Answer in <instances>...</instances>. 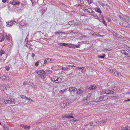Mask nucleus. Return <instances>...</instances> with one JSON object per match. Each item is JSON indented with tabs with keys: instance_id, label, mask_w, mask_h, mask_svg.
Returning <instances> with one entry per match:
<instances>
[{
	"instance_id": "nucleus-17",
	"label": "nucleus",
	"mask_w": 130,
	"mask_h": 130,
	"mask_svg": "<svg viewBox=\"0 0 130 130\" xmlns=\"http://www.w3.org/2000/svg\"><path fill=\"white\" fill-rule=\"evenodd\" d=\"M4 130H9V127L6 125H4L3 126Z\"/></svg>"
},
{
	"instance_id": "nucleus-29",
	"label": "nucleus",
	"mask_w": 130,
	"mask_h": 130,
	"mask_svg": "<svg viewBox=\"0 0 130 130\" xmlns=\"http://www.w3.org/2000/svg\"><path fill=\"white\" fill-rule=\"evenodd\" d=\"M94 104V103L93 102L91 101L89 102V103H88L87 104H88L89 105H93Z\"/></svg>"
},
{
	"instance_id": "nucleus-38",
	"label": "nucleus",
	"mask_w": 130,
	"mask_h": 130,
	"mask_svg": "<svg viewBox=\"0 0 130 130\" xmlns=\"http://www.w3.org/2000/svg\"><path fill=\"white\" fill-rule=\"evenodd\" d=\"M118 72H117L115 71V72H114V74L116 76H118Z\"/></svg>"
},
{
	"instance_id": "nucleus-5",
	"label": "nucleus",
	"mask_w": 130,
	"mask_h": 130,
	"mask_svg": "<svg viewBox=\"0 0 130 130\" xmlns=\"http://www.w3.org/2000/svg\"><path fill=\"white\" fill-rule=\"evenodd\" d=\"M0 79L3 80L4 81H5L6 80H8L9 79V78L8 77H6L5 75L3 74H0Z\"/></svg>"
},
{
	"instance_id": "nucleus-45",
	"label": "nucleus",
	"mask_w": 130,
	"mask_h": 130,
	"mask_svg": "<svg viewBox=\"0 0 130 130\" xmlns=\"http://www.w3.org/2000/svg\"><path fill=\"white\" fill-rule=\"evenodd\" d=\"M126 48L128 50L130 51V47H129L128 46H126Z\"/></svg>"
},
{
	"instance_id": "nucleus-57",
	"label": "nucleus",
	"mask_w": 130,
	"mask_h": 130,
	"mask_svg": "<svg viewBox=\"0 0 130 130\" xmlns=\"http://www.w3.org/2000/svg\"><path fill=\"white\" fill-rule=\"evenodd\" d=\"M122 130H128V129L127 128L125 127L123 128Z\"/></svg>"
},
{
	"instance_id": "nucleus-28",
	"label": "nucleus",
	"mask_w": 130,
	"mask_h": 130,
	"mask_svg": "<svg viewBox=\"0 0 130 130\" xmlns=\"http://www.w3.org/2000/svg\"><path fill=\"white\" fill-rule=\"evenodd\" d=\"M74 24V25H75V26L81 25H82L81 23H79V22H76V23H75Z\"/></svg>"
},
{
	"instance_id": "nucleus-39",
	"label": "nucleus",
	"mask_w": 130,
	"mask_h": 130,
	"mask_svg": "<svg viewBox=\"0 0 130 130\" xmlns=\"http://www.w3.org/2000/svg\"><path fill=\"white\" fill-rule=\"evenodd\" d=\"M61 69L63 70H68V68L62 67L61 68Z\"/></svg>"
},
{
	"instance_id": "nucleus-63",
	"label": "nucleus",
	"mask_w": 130,
	"mask_h": 130,
	"mask_svg": "<svg viewBox=\"0 0 130 130\" xmlns=\"http://www.w3.org/2000/svg\"><path fill=\"white\" fill-rule=\"evenodd\" d=\"M9 86L8 85H6V86L5 87V89L6 90L7 89V87H8Z\"/></svg>"
},
{
	"instance_id": "nucleus-15",
	"label": "nucleus",
	"mask_w": 130,
	"mask_h": 130,
	"mask_svg": "<svg viewBox=\"0 0 130 130\" xmlns=\"http://www.w3.org/2000/svg\"><path fill=\"white\" fill-rule=\"evenodd\" d=\"M96 86L94 85H91L89 87V89L90 90H93L95 89L96 88Z\"/></svg>"
},
{
	"instance_id": "nucleus-52",
	"label": "nucleus",
	"mask_w": 130,
	"mask_h": 130,
	"mask_svg": "<svg viewBox=\"0 0 130 130\" xmlns=\"http://www.w3.org/2000/svg\"><path fill=\"white\" fill-rule=\"evenodd\" d=\"M52 71H48L47 72V73L48 74H51L52 72Z\"/></svg>"
},
{
	"instance_id": "nucleus-36",
	"label": "nucleus",
	"mask_w": 130,
	"mask_h": 130,
	"mask_svg": "<svg viewBox=\"0 0 130 130\" xmlns=\"http://www.w3.org/2000/svg\"><path fill=\"white\" fill-rule=\"evenodd\" d=\"M48 63L47 61V59H45V61H44V64H47Z\"/></svg>"
},
{
	"instance_id": "nucleus-16",
	"label": "nucleus",
	"mask_w": 130,
	"mask_h": 130,
	"mask_svg": "<svg viewBox=\"0 0 130 130\" xmlns=\"http://www.w3.org/2000/svg\"><path fill=\"white\" fill-rule=\"evenodd\" d=\"M74 23V20H73L72 21H71L69 22L68 23V24L69 25H73Z\"/></svg>"
},
{
	"instance_id": "nucleus-37",
	"label": "nucleus",
	"mask_w": 130,
	"mask_h": 130,
	"mask_svg": "<svg viewBox=\"0 0 130 130\" xmlns=\"http://www.w3.org/2000/svg\"><path fill=\"white\" fill-rule=\"evenodd\" d=\"M85 68L83 67H77V68H78L79 69H81V70H83Z\"/></svg>"
},
{
	"instance_id": "nucleus-12",
	"label": "nucleus",
	"mask_w": 130,
	"mask_h": 130,
	"mask_svg": "<svg viewBox=\"0 0 130 130\" xmlns=\"http://www.w3.org/2000/svg\"><path fill=\"white\" fill-rule=\"evenodd\" d=\"M91 94L90 93H88L86 96V97H84V100L87 101L89 100L91 98Z\"/></svg>"
},
{
	"instance_id": "nucleus-1",
	"label": "nucleus",
	"mask_w": 130,
	"mask_h": 130,
	"mask_svg": "<svg viewBox=\"0 0 130 130\" xmlns=\"http://www.w3.org/2000/svg\"><path fill=\"white\" fill-rule=\"evenodd\" d=\"M1 102L3 103L9 104L14 103L15 104V100L14 99L12 98H6V99H1Z\"/></svg>"
},
{
	"instance_id": "nucleus-8",
	"label": "nucleus",
	"mask_w": 130,
	"mask_h": 130,
	"mask_svg": "<svg viewBox=\"0 0 130 130\" xmlns=\"http://www.w3.org/2000/svg\"><path fill=\"white\" fill-rule=\"evenodd\" d=\"M105 94H115V92L109 90H106L104 92Z\"/></svg>"
},
{
	"instance_id": "nucleus-61",
	"label": "nucleus",
	"mask_w": 130,
	"mask_h": 130,
	"mask_svg": "<svg viewBox=\"0 0 130 130\" xmlns=\"http://www.w3.org/2000/svg\"><path fill=\"white\" fill-rule=\"evenodd\" d=\"M80 2L82 4H83L84 3V2L83 0H80Z\"/></svg>"
},
{
	"instance_id": "nucleus-53",
	"label": "nucleus",
	"mask_w": 130,
	"mask_h": 130,
	"mask_svg": "<svg viewBox=\"0 0 130 130\" xmlns=\"http://www.w3.org/2000/svg\"><path fill=\"white\" fill-rule=\"evenodd\" d=\"M66 90V89L62 90L60 91V92H64V91Z\"/></svg>"
},
{
	"instance_id": "nucleus-13",
	"label": "nucleus",
	"mask_w": 130,
	"mask_h": 130,
	"mask_svg": "<svg viewBox=\"0 0 130 130\" xmlns=\"http://www.w3.org/2000/svg\"><path fill=\"white\" fill-rule=\"evenodd\" d=\"M89 125H90V128H91V126H93V127H96V122H94V123L92 122H90V123H89ZM91 128H92V127H91Z\"/></svg>"
},
{
	"instance_id": "nucleus-22",
	"label": "nucleus",
	"mask_w": 130,
	"mask_h": 130,
	"mask_svg": "<svg viewBox=\"0 0 130 130\" xmlns=\"http://www.w3.org/2000/svg\"><path fill=\"white\" fill-rule=\"evenodd\" d=\"M105 56V54H104L102 56H100V55H98V57L99 58H104Z\"/></svg>"
},
{
	"instance_id": "nucleus-3",
	"label": "nucleus",
	"mask_w": 130,
	"mask_h": 130,
	"mask_svg": "<svg viewBox=\"0 0 130 130\" xmlns=\"http://www.w3.org/2000/svg\"><path fill=\"white\" fill-rule=\"evenodd\" d=\"M129 22V20L123 19V21L121 22L120 24L123 26L130 27V25L128 23Z\"/></svg>"
},
{
	"instance_id": "nucleus-62",
	"label": "nucleus",
	"mask_w": 130,
	"mask_h": 130,
	"mask_svg": "<svg viewBox=\"0 0 130 130\" xmlns=\"http://www.w3.org/2000/svg\"><path fill=\"white\" fill-rule=\"evenodd\" d=\"M29 100L30 101H31L32 102H34V101L33 100H32L31 99L29 98L28 100Z\"/></svg>"
},
{
	"instance_id": "nucleus-49",
	"label": "nucleus",
	"mask_w": 130,
	"mask_h": 130,
	"mask_svg": "<svg viewBox=\"0 0 130 130\" xmlns=\"http://www.w3.org/2000/svg\"><path fill=\"white\" fill-rule=\"evenodd\" d=\"M73 33L74 34L77 33L78 32V31L77 30H73Z\"/></svg>"
},
{
	"instance_id": "nucleus-11",
	"label": "nucleus",
	"mask_w": 130,
	"mask_h": 130,
	"mask_svg": "<svg viewBox=\"0 0 130 130\" xmlns=\"http://www.w3.org/2000/svg\"><path fill=\"white\" fill-rule=\"evenodd\" d=\"M69 90L70 92H74L77 90V89L73 87H71L69 88Z\"/></svg>"
},
{
	"instance_id": "nucleus-55",
	"label": "nucleus",
	"mask_w": 130,
	"mask_h": 130,
	"mask_svg": "<svg viewBox=\"0 0 130 130\" xmlns=\"http://www.w3.org/2000/svg\"><path fill=\"white\" fill-rule=\"evenodd\" d=\"M5 68L6 70H9V67L7 66L5 67Z\"/></svg>"
},
{
	"instance_id": "nucleus-18",
	"label": "nucleus",
	"mask_w": 130,
	"mask_h": 130,
	"mask_svg": "<svg viewBox=\"0 0 130 130\" xmlns=\"http://www.w3.org/2000/svg\"><path fill=\"white\" fill-rule=\"evenodd\" d=\"M68 64L67 65V66L68 67H75V66L73 65L72 64L70 63H67Z\"/></svg>"
},
{
	"instance_id": "nucleus-31",
	"label": "nucleus",
	"mask_w": 130,
	"mask_h": 130,
	"mask_svg": "<svg viewBox=\"0 0 130 130\" xmlns=\"http://www.w3.org/2000/svg\"><path fill=\"white\" fill-rule=\"evenodd\" d=\"M102 22L104 25H105L106 26H107V24L106 23V22L104 21L103 19Z\"/></svg>"
},
{
	"instance_id": "nucleus-9",
	"label": "nucleus",
	"mask_w": 130,
	"mask_h": 130,
	"mask_svg": "<svg viewBox=\"0 0 130 130\" xmlns=\"http://www.w3.org/2000/svg\"><path fill=\"white\" fill-rule=\"evenodd\" d=\"M16 22L13 20L10 21L9 22H6L7 25L8 26H12L13 24H14Z\"/></svg>"
},
{
	"instance_id": "nucleus-25",
	"label": "nucleus",
	"mask_w": 130,
	"mask_h": 130,
	"mask_svg": "<svg viewBox=\"0 0 130 130\" xmlns=\"http://www.w3.org/2000/svg\"><path fill=\"white\" fill-rule=\"evenodd\" d=\"M103 96L104 100H105L108 98V96L106 95H104Z\"/></svg>"
},
{
	"instance_id": "nucleus-2",
	"label": "nucleus",
	"mask_w": 130,
	"mask_h": 130,
	"mask_svg": "<svg viewBox=\"0 0 130 130\" xmlns=\"http://www.w3.org/2000/svg\"><path fill=\"white\" fill-rule=\"evenodd\" d=\"M11 36L9 34H6L5 35H3L0 34V42H2L5 39H6L9 41L11 39Z\"/></svg>"
},
{
	"instance_id": "nucleus-43",
	"label": "nucleus",
	"mask_w": 130,
	"mask_h": 130,
	"mask_svg": "<svg viewBox=\"0 0 130 130\" xmlns=\"http://www.w3.org/2000/svg\"><path fill=\"white\" fill-rule=\"evenodd\" d=\"M109 71L110 73H113L114 74V72H115V71L114 70H110Z\"/></svg>"
},
{
	"instance_id": "nucleus-30",
	"label": "nucleus",
	"mask_w": 130,
	"mask_h": 130,
	"mask_svg": "<svg viewBox=\"0 0 130 130\" xmlns=\"http://www.w3.org/2000/svg\"><path fill=\"white\" fill-rule=\"evenodd\" d=\"M59 79H60V80H61V79L60 78H58L57 77V78H56V79L55 80V82L56 83H59V82H58V80Z\"/></svg>"
},
{
	"instance_id": "nucleus-10",
	"label": "nucleus",
	"mask_w": 130,
	"mask_h": 130,
	"mask_svg": "<svg viewBox=\"0 0 130 130\" xmlns=\"http://www.w3.org/2000/svg\"><path fill=\"white\" fill-rule=\"evenodd\" d=\"M84 89L83 88H80L78 89L77 90V92L79 95L81 94L84 91Z\"/></svg>"
},
{
	"instance_id": "nucleus-48",
	"label": "nucleus",
	"mask_w": 130,
	"mask_h": 130,
	"mask_svg": "<svg viewBox=\"0 0 130 130\" xmlns=\"http://www.w3.org/2000/svg\"><path fill=\"white\" fill-rule=\"evenodd\" d=\"M106 19L107 20L109 21V22H110L111 20V19L109 18L108 17H106Z\"/></svg>"
},
{
	"instance_id": "nucleus-26",
	"label": "nucleus",
	"mask_w": 130,
	"mask_h": 130,
	"mask_svg": "<svg viewBox=\"0 0 130 130\" xmlns=\"http://www.w3.org/2000/svg\"><path fill=\"white\" fill-rule=\"evenodd\" d=\"M5 53V51L3 50H1L0 51V55L2 56V54H3Z\"/></svg>"
},
{
	"instance_id": "nucleus-56",
	"label": "nucleus",
	"mask_w": 130,
	"mask_h": 130,
	"mask_svg": "<svg viewBox=\"0 0 130 130\" xmlns=\"http://www.w3.org/2000/svg\"><path fill=\"white\" fill-rule=\"evenodd\" d=\"M74 119H71V121H73L74 122H75L76 121H77L76 120H74Z\"/></svg>"
},
{
	"instance_id": "nucleus-60",
	"label": "nucleus",
	"mask_w": 130,
	"mask_h": 130,
	"mask_svg": "<svg viewBox=\"0 0 130 130\" xmlns=\"http://www.w3.org/2000/svg\"><path fill=\"white\" fill-rule=\"evenodd\" d=\"M20 126L21 127L24 128L25 126V125H21Z\"/></svg>"
},
{
	"instance_id": "nucleus-46",
	"label": "nucleus",
	"mask_w": 130,
	"mask_h": 130,
	"mask_svg": "<svg viewBox=\"0 0 130 130\" xmlns=\"http://www.w3.org/2000/svg\"><path fill=\"white\" fill-rule=\"evenodd\" d=\"M38 62L37 61L35 63V66L37 67L38 66Z\"/></svg>"
},
{
	"instance_id": "nucleus-54",
	"label": "nucleus",
	"mask_w": 130,
	"mask_h": 130,
	"mask_svg": "<svg viewBox=\"0 0 130 130\" xmlns=\"http://www.w3.org/2000/svg\"><path fill=\"white\" fill-rule=\"evenodd\" d=\"M27 82L25 81L24 82L23 84L24 85H26L27 84Z\"/></svg>"
},
{
	"instance_id": "nucleus-59",
	"label": "nucleus",
	"mask_w": 130,
	"mask_h": 130,
	"mask_svg": "<svg viewBox=\"0 0 130 130\" xmlns=\"http://www.w3.org/2000/svg\"><path fill=\"white\" fill-rule=\"evenodd\" d=\"M35 56V54L33 53H32L31 55V57L32 58H34Z\"/></svg>"
},
{
	"instance_id": "nucleus-33",
	"label": "nucleus",
	"mask_w": 130,
	"mask_h": 130,
	"mask_svg": "<svg viewBox=\"0 0 130 130\" xmlns=\"http://www.w3.org/2000/svg\"><path fill=\"white\" fill-rule=\"evenodd\" d=\"M5 87L3 86H1L0 87V89L2 90H4L5 89Z\"/></svg>"
},
{
	"instance_id": "nucleus-35",
	"label": "nucleus",
	"mask_w": 130,
	"mask_h": 130,
	"mask_svg": "<svg viewBox=\"0 0 130 130\" xmlns=\"http://www.w3.org/2000/svg\"><path fill=\"white\" fill-rule=\"evenodd\" d=\"M62 33V32H60V30H58V31H56L55 32V33L56 34H59L60 33Z\"/></svg>"
},
{
	"instance_id": "nucleus-42",
	"label": "nucleus",
	"mask_w": 130,
	"mask_h": 130,
	"mask_svg": "<svg viewBox=\"0 0 130 130\" xmlns=\"http://www.w3.org/2000/svg\"><path fill=\"white\" fill-rule=\"evenodd\" d=\"M84 10L85 11V12H87L89 13H91V12H90V11L89 10H88V9H85Z\"/></svg>"
},
{
	"instance_id": "nucleus-41",
	"label": "nucleus",
	"mask_w": 130,
	"mask_h": 130,
	"mask_svg": "<svg viewBox=\"0 0 130 130\" xmlns=\"http://www.w3.org/2000/svg\"><path fill=\"white\" fill-rule=\"evenodd\" d=\"M89 7L88 6H85L84 8V10H85V9H88Z\"/></svg>"
},
{
	"instance_id": "nucleus-34",
	"label": "nucleus",
	"mask_w": 130,
	"mask_h": 130,
	"mask_svg": "<svg viewBox=\"0 0 130 130\" xmlns=\"http://www.w3.org/2000/svg\"><path fill=\"white\" fill-rule=\"evenodd\" d=\"M30 43H28V42H27V43H26V47H28L29 48H31L30 47V46H28L27 45V44H28V45H30Z\"/></svg>"
},
{
	"instance_id": "nucleus-47",
	"label": "nucleus",
	"mask_w": 130,
	"mask_h": 130,
	"mask_svg": "<svg viewBox=\"0 0 130 130\" xmlns=\"http://www.w3.org/2000/svg\"><path fill=\"white\" fill-rule=\"evenodd\" d=\"M120 76L123 77V75L121 74V73H119L118 74V76Z\"/></svg>"
},
{
	"instance_id": "nucleus-21",
	"label": "nucleus",
	"mask_w": 130,
	"mask_h": 130,
	"mask_svg": "<svg viewBox=\"0 0 130 130\" xmlns=\"http://www.w3.org/2000/svg\"><path fill=\"white\" fill-rule=\"evenodd\" d=\"M59 44L61 46H68V44H67L64 43H60Z\"/></svg>"
},
{
	"instance_id": "nucleus-58",
	"label": "nucleus",
	"mask_w": 130,
	"mask_h": 130,
	"mask_svg": "<svg viewBox=\"0 0 130 130\" xmlns=\"http://www.w3.org/2000/svg\"><path fill=\"white\" fill-rule=\"evenodd\" d=\"M7 0H2V2H3L4 3H6L7 2Z\"/></svg>"
},
{
	"instance_id": "nucleus-14",
	"label": "nucleus",
	"mask_w": 130,
	"mask_h": 130,
	"mask_svg": "<svg viewBox=\"0 0 130 130\" xmlns=\"http://www.w3.org/2000/svg\"><path fill=\"white\" fill-rule=\"evenodd\" d=\"M127 51L126 50H123L121 51V53L122 54H124L125 55H127L128 54L127 53Z\"/></svg>"
},
{
	"instance_id": "nucleus-32",
	"label": "nucleus",
	"mask_w": 130,
	"mask_h": 130,
	"mask_svg": "<svg viewBox=\"0 0 130 130\" xmlns=\"http://www.w3.org/2000/svg\"><path fill=\"white\" fill-rule=\"evenodd\" d=\"M99 100L100 101H102L103 100H104L103 98V96H100L99 99Z\"/></svg>"
},
{
	"instance_id": "nucleus-27",
	"label": "nucleus",
	"mask_w": 130,
	"mask_h": 130,
	"mask_svg": "<svg viewBox=\"0 0 130 130\" xmlns=\"http://www.w3.org/2000/svg\"><path fill=\"white\" fill-rule=\"evenodd\" d=\"M47 62L48 63H52V59H50V58H48L47 59Z\"/></svg>"
},
{
	"instance_id": "nucleus-20",
	"label": "nucleus",
	"mask_w": 130,
	"mask_h": 130,
	"mask_svg": "<svg viewBox=\"0 0 130 130\" xmlns=\"http://www.w3.org/2000/svg\"><path fill=\"white\" fill-rule=\"evenodd\" d=\"M95 11L101 13L102 12L100 8H96L95 9Z\"/></svg>"
},
{
	"instance_id": "nucleus-40",
	"label": "nucleus",
	"mask_w": 130,
	"mask_h": 130,
	"mask_svg": "<svg viewBox=\"0 0 130 130\" xmlns=\"http://www.w3.org/2000/svg\"><path fill=\"white\" fill-rule=\"evenodd\" d=\"M93 16L94 17L95 19L99 20V19H98V17L97 15H93Z\"/></svg>"
},
{
	"instance_id": "nucleus-4",
	"label": "nucleus",
	"mask_w": 130,
	"mask_h": 130,
	"mask_svg": "<svg viewBox=\"0 0 130 130\" xmlns=\"http://www.w3.org/2000/svg\"><path fill=\"white\" fill-rule=\"evenodd\" d=\"M37 73L41 78L43 79L45 78V72L44 71L38 70L37 71Z\"/></svg>"
},
{
	"instance_id": "nucleus-6",
	"label": "nucleus",
	"mask_w": 130,
	"mask_h": 130,
	"mask_svg": "<svg viewBox=\"0 0 130 130\" xmlns=\"http://www.w3.org/2000/svg\"><path fill=\"white\" fill-rule=\"evenodd\" d=\"M74 114V112L72 111L70 113H68V114L66 115V116L65 117L69 119H74V117L72 116Z\"/></svg>"
},
{
	"instance_id": "nucleus-64",
	"label": "nucleus",
	"mask_w": 130,
	"mask_h": 130,
	"mask_svg": "<svg viewBox=\"0 0 130 130\" xmlns=\"http://www.w3.org/2000/svg\"><path fill=\"white\" fill-rule=\"evenodd\" d=\"M76 48H78L79 47V45H77L76 46Z\"/></svg>"
},
{
	"instance_id": "nucleus-24",
	"label": "nucleus",
	"mask_w": 130,
	"mask_h": 130,
	"mask_svg": "<svg viewBox=\"0 0 130 130\" xmlns=\"http://www.w3.org/2000/svg\"><path fill=\"white\" fill-rule=\"evenodd\" d=\"M56 78H57V77L54 76L53 77H52V78H51V80L55 82V80Z\"/></svg>"
},
{
	"instance_id": "nucleus-19",
	"label": "nucleus",
	"mask_w": 130,
	"mask_h": 130,
	"mask_svg": "<svg viewBox=\"0 0 130 130\" xmlns=\"http://www.w3.org/2000/svg\"><path fill=\"white\" fill-rule=\"evenodd\" d=\"M28 86H30L32 87H34L35 86V85H34V84L31 83V82H29L28 84Z\"/></svg>"
},
{
	"instance_id": "nucleus-7",
	"label": "nucleus",
	"mask_w": 130,
	"mask_h": 130,
	"mask_svg": "<svg viewBox=\"0 0 130 130\" xmlns=\"http://www.w3.org/2000/svg\"><path fill=\"white\" fill-rule=\"evenodd\" d=\"M10 3L14 5H19L20 4V2L18 1L17 0H12L10 2Z\"/></svg>"
},
{
	"instance_id": "nucleus-50",
	"label": "nucleus",
	"mask_w": 130,
	"mask_h": 130,
	"mask_svg": "<svg viewBox=\"0 0 130 130\" xmlns=\"http://www.w3.org/2000/svg\"><path fill=\"white\" fill-rule=\"evenodd\" d=\"M21 97L22 98H24V99H25V98H26V96H25V95H21Z\"/></svg>"
},
{
	"instance_id": "nucleus-44",
	"label": "nucleus",
	"mask_w": 130,
	"mask_h": 130,
	"mask_svg": "<svg viewBox=\"0 0 130 130\" xmlns=\"http://www.w3.org/2000/svg\"><path fill=\"white\" fill-rule=\"evenodd\" d=\"M88 3L89 4H91L92 2V0H87Z\"/></svg>"
},
{
	"instance_id": "nucleus-23",
	"label": "nucleus",
	"mask_w": 130,
	"mask_h": 130,
	"mask_svg": "<svg viewBox=\"0 0 130 130\" xmlns=\"http://www.w3.org/2000/svg\"><path fill=\"white\" fill-rule=\"evenodd\" d=\"M30 128L29 126L25 125L24 129H29Z\"/></svg>"
},
{
	"instance_id": "nucleus-51",
	"label": "nucleus",
	"mask_w": 130,
	"mask_h": 130,
	"mask_svg": "<svg viewBox=\"0 0 130 130\" xmlns=\"http://www.w3.org/2000/svg\"><path fill=\"white\" fill-rule=\"evenodd\" d=\"M102 122L104 123H105V121H104L103 120H102V121H100L99 122V124H101Z\"/></svg>"
}]
</instances>
